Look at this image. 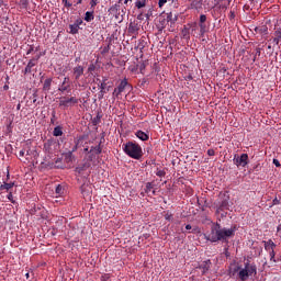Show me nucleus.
Here are the masks:
<instances>
[{
	"label": "nucleus",
	"instance_id": "9",
	"mask_svg": "<svg viewBox=\"0 0 281 281\" xmlns=\"http://www.w3.org/2000/svg\"><path fill=\"white\" fill-rule=\"evenodd\" d=\"M229 207V195H220L217 212H223Z\"/></svg>",
	"mask_w": 281,
	"mask_h": 281
},
{
	"label": "nucleus",
	"instance_id": "10",
	"mask_svg": "<svg viewBox=\"0 0 281 281\" xmlns=\"http://www.w3.org/2000/svg\"><path fill=\"white\" fill-rule=\"evenodd\" d=\"M207 15L201 14L200 20H199V27H200V36L203 37L205 36V32H207Z\"/></svg>",
	"mask_w": 281,
	"mask_h": 281
},
{
	"label": "nucleus",
	"instance_id": "8",
	"mask_svg": "<svg viewBox=\"0 0 281 281\" xmlns=\"http://www.w3.org/2000/svg\"><path fill=\"white\" fill-rule=\"evenodd\" d=\"M40 58H41V55H37L36 57H33L32 59L29 60L25 69L23 70L24 76H27V74H32V68L38 65Z\"/></svg>",
	"mask_w": 281,
	"mask_h": 281
},
{
	"label": "nucleus",
	"instance_id": "41",
	"mask_svg": "<svg viewBox=\"0 0 281 281\" xmlns=\"http://www.w3.org/2000/svg\"><path fill=\"white\" fill-rule=\"evenodd\" d=\"M7 199H9L10 202L15 203L14 202V195L12 194V191H9Z\"/></svg>",
	"mask_w": 281,
	"mask_h": 281
},
{
	"label": "nucleus",
	"instance_id": "17",
	"mask_svg": "<svg viewBox=\"0 0 281 281\" xmlns=\"http://www.w3.org/2000/svg\"><path fill=\"white\" fill-rule=\"evenodd\" d=\"M168 20H166V15H164V14H161L160 16H159V26H158V29H159V31L161 32L162 30H166V25H168Z\"/></svg>",
	"mask_w": 281,
	"mask_h": 281
},
{
	"label": "nucleus",
	"instance_id": "29",
	"mask_svg": "<svg viewBox=\"0 0 281 281\" xmlns=\"http://www.w3.org/2000/svg\"><path fill=\"white\" fill-rule=\"evenodd\" d=\"M181 34H182V37L188 41V40L190 38V29H188V27L184 26V27L182 29Z\"/></svg>",
	"mask_w": 281,
	"mask_h": 281
},
{
	"label": "nucleus",
	"instance_id": "63",
	"mask_svg": "<svg viewBox=\"0 0 281 281\" xmlns=\"http://www.w3.org/2000/svg\"><path fill=\"white\" fill-rule=\"evenodd\" d=\"M91 150H89V147H86L85 149H83V153H90Z\"/></svg>",
	"mask_w": 281,
	"mask_h": 281
},
{
	"label": "nucleus",
	"instance_id": "13",
	"mask_svg": "<svg viewBox=\"0 0 281 281\" xmlns=\"http://www.w3.org/2000/svg\"><path fill=\"white\" fill-rule=\"evenodd\" d=\"M83 75H85V67H82L81 65H78L72 69V76L75 77L76 81L80 80V77Z\"/></svg>",
	"mask_w": 281,
	"mask_h": 281
},
{
	"label": "nucleus",
	"instance_id": "31",
	"mask_svg": "<svg viewBox=\"0 0 281 281\" xmlns=\"http://www.w3.org/2000/svg\"><path fill=\"white\" fill-rule=\"evenodd\" d=\"M137 24H133V23H131L130 24V26H128V32L131 33V34H136V32H137Z\"/></svg>",
	"mask_w": 281,
	"mask_h": 281
},
{
	"label": "nucleus",
	"instance_id": "44",
	"mask_svg": "<svg viewBox=\"0 0 281 281\" xmlns=\"http://www.w3.org/2000/svg\"><path fill=\"white\" fill-rule=\"evenodd\" d=\"M111 279V274H109V273H105V274H103L102 277H101V281H108V280H110Z\"/></svg>",
	"mask_w": 281,
	"mask_h": 281
},
{
	"label": "nucleus",
	"instance_id": "32",
	"mask_svg": "<svg viewBox=\"0 0 281 281\" xmlns=\"http://www.w3.org/2000/svg\"><path fill=\"white\" fill-rule=\"evenodd\" d=\"M65 189L63 188V186L58 184L55 189V192L57 194V196H61V194L64 193Z\"/></svg>",
	"mask_w": 281,
	"mask_h": 281
},
{
	"label": "nucleus",
	"instance_id": "19",
	"mask_svg": "<svg viewBox=\"0 0 281 281\" xmlns=\"http://www.w3.org/2000/svg\"><path fill=\"white\" fill-rule=\"evenodd\" d=\"M136 137H138V139H140L142 142H148V139H150L148 134H146V132H143L142 130L136 132Z\"/></svg>",
	"mask_w": 281,
	"mask_h": 281
},
{
	"label": "nucleus",
	"instance_id": "26",
	"mask_svg": "<svg viewBox=\"0 0 281 281\" xmlns=\"http://www.w3.org/2000/svg\"><path fill=\"white\" fill-rule=\"evenodd\" d=\"M146 3H148V0H136L135 8L142 10V8H146Z\"/></svg>",
	"mask_w": 281,
	"mask_h": 281
},
{
	"label": "nucleus",
	"instance_id": "27",
	"mask_svg": "<svg viewBox=\"0 0 281 281\" xmlns=\"http://www.w3.org/2000/svg\"><path fill=\"white\" fill-rule=\"evenodd\" d=\"M80 30L79 26H77L75 23L69 24V34H78V31Z\"/></svg>",
	"mask_w": 281,
	"mask_h": 281
},
{
	"label": "nucleus",
	"instance_id": "39",
	"mask_svg": "<svg viewBox=\"0 0 281 281\" xmlns=\"http://www.w3.org/2000/svg\"><path fill=\"white\" fill-rule=\"evenodd\" d=\"M20 4L22 5V8H27L30 5V1L29 0H20Z\"/></svg>",
	"mask_w": 281,
	"mask_h": 281
},
{
	"label": "nucleus",
	"instance_id": "1",
	"mask_svg": "<svg viewBox=\"0 0 281 281\" xmlns=\"http://www.w3.org/2000/svg\"><path fill=\"white\" fill-rule=\"evenodd\" d=\"M236 225L231 228L221 226L220 223H214L211 226V233L206 235V240L210 243H229V238L236 236Z\"/></svg>",
	"mask_w": 281,
	"mask_h": 281
},
{
	"label": "nucleus",
	"instance_id": "40",
	"mask_svg": "<svg viewBox=\"0 0 281 281\" xmlns=\"http://www.w3.org/2000/svg\"><path fill=\"white\" fill-rule=\"evenodd\" d=\"M93 71H95V66L94 64H90L88 67V74H93Z\"/></svg>",
	"mask_w": 281,
	"mask_h": 281
},
{
	"label": "nucleus",
	"instance_id": "25",
	"mask_svg": "<svg viewBox=\"0 0 281 281\" xmlns=\"http://www.w3.org/2000/svg\"><path fill=\"white\" fill-rule=\"evenodd\" d=\"M54 145V139H47L45 143H44V150L46 153H49V150H52V146Z\"/></svg>",
	"mask_w": 281,
	"mask_h": 281
},
{
	"label": "nucleus",
	"instance_id": "15",
	"mask_svg": "<svg viewBox=\"0 0 281 281\" xmlns=\"http://www.w3.org/2000/svg\"><path fill=\"white\" fill-rule=\"evenodd\" d=\"M239 272H240V266H231L228 270V276L231 278H234L238 276Z\"/></svg>",
	"mask_w": 281,
	"mask_h": 281
},
{
	"label": "nucleus",
	"instance_id": "64",
	"mask_svg": "<svg viewBox=\"0 0 281 281\" xmlns=\"http://www.w3.org/2000/svg\"><path fill=\"white\" fill-rule=\"evenodd\" d=\"M90 161H93V154L89 156Z\"/></svg>",
	"mask_w": 281,
	"mask_h": 281
},
{
	"label": "nucleus",
	"instance_id": "49",
	"mask_svg": "<svg viewBox=\"0 0 281 281\" xmlns=\"http://www.w3.org/2000/svg\"><path fill=\"white\" fill-rule=\"evenodd\" d=\"M207 155L209 157H214V155H216V151L214 149H209Z\"/></svg>",
	"mask_w": 281,
	"mask_h": 281
},
{
	"label": "nucleus",
	"instance_id": "12",
	"mask_svg": "<svg viewBox=\"0 0 281 281\" xmlns=\"http://www.w3.org/2000/svg\"><path fill=\"white\" fill-rule=\"evenodd\" d=\"M211 267H212V261L210 259H207L205 261H202L199 265L198 269H201L202 276H205V273H207V271H210Z\"/></svg>",
	"mask_w": 281,
	"mask_h": 281
},
{
	"label": "nucleus",
	"instance_id": "45",
	"mask_svg": "<svg viewBox=\"0 0 281 281\" xmlns=\"http://www.w3.org/2000/svg\"><path fill=\"white\" fill-rule=\"evenodd\" d=\"M61 3H64L65 8H71L72 5L68 0H61Z\"/></svg>",
	"mask_w": 281,
	"mask_h": 281
},
{
	"label": "nucleus",
	"instance_id": "58",
	"mask_svg": "<svg viewBox=\"0 0 281 281\" xmlns=\"http://www.w3.org/2000/svg\"><path fill=\"white\" fill-rule=\"evenodd\" d=\"M104 93L105 92H102V91L99 92V100H102V98H104Z\"/></svg>",
	"mask_w": 281,
	"mask_h": 281
},
{
	"label": "nucleus",
	"instance_id": "57",
	"mask_svg": "<svg viewBox=\"0 0 281 281\" xmlns=\"http://www.w3.org/2000/svg\"><path fill=\"white\" fill-rule=\"evenodd\" d=\"M33 98H34V100H33V104H36V98H38V94L35 92V93H33Z\"/></svg>",
	"mask_w": 281,
	"mask_h": 281
},
{
	"label": "nucleus",
	"instance_id": "20",
	"mask_svg": "<svg viewBox=\"0 0 281 281\" xmlns=\"http://www.w3.org/2000/svg\"><path fill=\"white\" fill-rule=\"evenodd\" d=\"M89 153H94V155H102V142H100L98 146H92Z\"/></svg>",
	"mask_w": 281,
	"mask_h": 281
},
{
	"label": "nucleus",
	"instance_id": "28",
	"mask_svg": "<svg viewBox=\"0 0 281 281\" xmlns=\"http://www.w3.org/2000/svg\"><path fill=\"white\" fill-rule=\"evenodd\" d=\"M102 122V115L100 113L97 114L95 117L92 119L93 126H98Z\"/></svg>",
	"mask_w": 281,
	"mask_h": 281
},
{
	"label": "nucleus",
	"instance_id": "50",
	"mask_svg": "<svg viewBox=\"0 0 281 281\" xmlns=\"http://www.w3.org/2000/svg\"><path fill=\"white\" fill-rule=\"evenodd\" d=\"M82 20L80 18H78L76 21H75V25L79 26L82 25Z\"/></svg>",
	"mask_w": 281,
	"mask_h": 281
},
{
	"label": "nucleus",
	"instance_id": "4",
	"mask_svg": "<svg viewBox=\"0 0 281 281\" xmlns=\"http://www.w3.org/2000/svg\"><path fill=\"white\" fill-rule=\"evenodd\" d=\"M80 100L76 97H60L59 98V108L60 109H69L71 106H76Z\"/></svg>",
	"mask_w": 281,
	"mask_h": 281
},
{
	"label": "nucleus",
	"instance_id": "33",
	"mask_svg": "<svg viewBox=\"0 0 281 281\" xmlns=\"http://www.w3.org/2000/svg\"><path fill=\"white\" fill-rule=\"evenodd\" d=\"M165 220L172 223L175 221V216L170 212H165Z\"/></svg>",
	"mask_w": 281,
	"mask_h": 281
},
{
	"label": "nucleus",
	"instance_id": "21",
	"mask_svg": "<svg viewBox=\"0 0 281 281\" xmlns=\"http://www.w3.org/2000/svg\"><path fill=\"white\" fill-rule=\"evenodd\" d=\"M266 251H271V249H276L277 245L273 240L269 239L268 241H263Z\"/></svg>",
	"mask_w": 281,
	"mask_h": 281
},
{
	"label": "nucleus",
	"instance_id": "47",
	"mask_svg": "<svg viewBox=\"0 0 281 281\" xmlns=\"http://www.w3.org/2000/svg\"><path fill=\"white\" fill-rule=\"evenodd\" d=\"M259 170H260V164L255 165L251 169L252 172H258Z\"/></svg>",
	"mask_w": 281,
	"mask_h": 281
},
{
	"label": "nucleus",
	"instance_id": "38",
	"mask_svg": "<svg viewBox=\"0 0 281 281\" xmlns=\"http://www.w3.org/2000/svg\"><path fill=\"white\" fill-rule=\"evenodd\" d=\"M144 47H146V41L140 40L138 43V49H140V52H144Z\"/></svg>",
	"mask_w": 281,
	"mask_h": 281
},
{
	"label": "nucleus",
	"instance_id": "18",
	"mask_svg": "<svg viewBox=\"0 0 281 281\" xmlns=\"http://www.w3.org/2000/svg\"><path fill=\"white\" fill-rule=\"evenodd\" d=\"M14 188V182H3V184L0 186V192H10Z\"/></svg>",
	"mask_w": 281,
	"mask_h": 281
},
{
	"label": "nucleus",
	"instance_id": "7",
	"mask_svg": "<svg viewBox=\"0 0 281 281\" xmlns=\"http://www.w3.org/2000/svg\"><path fill=\"white\" fill-rule=\"evenodd\" d=\"M58 91L60 93H70L71 92V79L69 77H65L61 85L58 87Z\"/></svg>",
	"mask_w": 281,
	"mask_h": 281
},
{
	"label": "nucleus",
	"instance_id": "3",
	"mask_svg": "<svg viewBox=\"0 0 281 281\" xmlns=\"http://www.w3.org/2000/svg\"><path fill=\"white\" fill-rule=\"evenodd\" d=\"M258 273V267L256 263H251V261L247 260L244 262V268H240L239 272L237 273V278L240 281H248L250 276H256Z\"/></svg>",
	"mask_w": 281,
	"mask_h": 281
},
{
	"label": "nucleus",
	"instance_id": "2",
	"mask_svg": "<svg viewBox=\"0 0 281 281\" xmlns=\"http://www.w3.org/2000/svg\"><path fill=\"white\" fill-rule=\"evenodd\" d=\"M123 153L131 157V159L139 160L144 157V150L142 146L137 144L135 140H128L127 143L122 145Z\"/></svg>",
	"mask_w": 281,
	"mask_h": 281
},
{
	"label": "nucleus",
	"instance_id": "34",
	"mask_svg": "<svg viewBox=\"0 0 281 281\" xmlns=\"http://www.w3.org/2000/svg\"><path fill=\"white\" fill-rule=\"evenodd\" d=\"M186 229L189 232V234H196L198 228H192V225L187 224Z\"/></svg>",
	"mask_w": 281,
	"mask_h": 281
},
{
	"label": "nucleus",
	"instance_id": "60",
	"mask_svg": "<svg viewBox=\"0 0 281 281\" xmlns=\"http://www.w3.org/2000/svg\"><path fill=\"white\" fill-rule=\"evenodd\" d=\"M8 181H10V171H8V173H7V179H5L4 182H8Z\"/></svg>",
	"mask_w": 281,
	"mask_h": 281
},
{
	"label": "nucleus",
	"instance_id": "62",
	"mask_svg": "<svg viewBox=\"0 0 281 281\" xmlns=\"http://www.w3.org/2000/svg\"><path fill=\"white\" fill-rule=\"evenodd\" d=\"M8 89H10V86L4 85V86H3V90H4V91H8Z\"/></svg>",
	"mask_w": 281,
	"mask_h": 281
},
{
	"label": "nucleus",
	"instance_id": "51",
	"mask_svg": "<svg viewBox=\"0 0 281 281\" xmlns=\"http://www.w3.org/2000/svg\"><path fill=\"white\" fill-rule=\"evenodd\" d=\"M272 205H280V200L278 198H274L272 200Z\"/></svg>",
	"mask_w": 281,
	"mask_h": 281
},
{
	"label": "nucleus",
	"instance_id": "14",
	"mask_svg": "<svg viewBox=\"0 0 281 281\" xmlns=\"http://www.w3.org/2000/svg\"><path fill=\"white\" fill-rule=\"evenodd\" d=\"M256 34H261V36H267L269 34V26L267 24H261L255 27Z\"/></svg>",
	"mask_w": 281,
	"mask_h": 281
},
{
	"label": "nucleus",
	"instance_id": "59",
	"mask_svg": "<svg viewBox=\"0 0 281 281\" xmlns=\"http://www.w3.org/2000/svg\"><path fill=\"white\" fill-rule=\"evenodd\" d=\"M20 157H25V149H22V150L20 151Z\"/></svg>",
	"mask_w": 281,
	"mask_h": 281
},
{
	"label": "nucleus",
	"instance_id": "6",
	"mask_svg": "<svg viewBox=\"0 0 281 281\" xmlns=\"http://www.w3.org/2000/svg\"><path fill=\"white\" fill-rule=\"evenodd\" d=\"M130 87L128 85V79L124 78L123 80H121L120 85L117 88L114 89L112 95L114 98H120V95H122V93H124V90Z\"/></svg>",
	"mask_w": 281,
	"mask_h": 281
},
{
	"label": "nucleus",
	"instance_id": "35",
	"mask_svg": "<svg viewBox=\"0 0 281 281\" xmlns=\"http://www.w3.org/2000/svg\"><path fill=\"white\" fill-rule=\"evenodd\" d=\"M56 120H58V116H56V111L52 112V117H50V124L55 125Z\"/></svg>",
	"mask_w": 281,
	"mask_h": 281
},
{
	"label": "nucleus",
	"instance_id": "48",
	"mask_svg": "<svg viewBox=\"0 0 281 281\" xmlns=\"http://www.w3.org/2000/svg\"><path fill=\"white\" fill-rule=\"evenodd\" d=\"M156 175L157 177H166V172L164 170H158Z\"/></svg>",
	"mask_w": 281,
	"mask_h": 281
},
{
	"label": "nucleus",
	"instance_id": "54",
	"mask_svg": "<svg viewBox=\"0 0 281 281\" xmlns=\"http://www.w3.org/2000/svg\"><path fill=\"white\" fill-rule=\"evenodd\" d=\"M228 16L232 21V20L236 19V13L234 11H231Z\"/></svg>",
	"mask_w": 281,
	"mask_h": 281
},
{
	"label": "nucleus",
	"instance_id": "43",
	"mask_svg": "<svg viewBox=\"0 0 281 281\" xmlns=\"http://www.w3.org/2000/svg\"><path fill=\"white\" fill-rule=\"evenodd\" d=\"M110 50H111V44H109L108 46H105V47L102 49L101 54H109Z\"/></svg>",
	"mask_w": 281,
	"mask_h": 281
},
{
	"label": "nucleus",
	"instance_id": "46",
	"mask_svg": "<svg viewBox=\"0 0 281 281\" xmlns=\"http://www.w3.org/2000/svg\"><path fill=\"white\" fill-rule=\"evenodd\" d=\"M166 3H168V0H159L158 1L159 8H164V5H166Z\"/></svg>",
	"mask_w": 281,
	"mask_h": 281
},
{
	"label": "nucleus",
	"instance_id": "30",
	"mask_svg": "<svg viewBox=\"0 0 281 281\" xmlns=\"http://www.w3.org/2000/svg\"><path fill=\"white\" fill-rule=\"evenodd\" d=\"M154 188H155V182H147L145 188L146 194H148V192H150Z\"/></svg>",
	"mask_w": 281,
	"mask_h": 281
},
{
	"label": "nucleus",
	"instance_id": "5",
	"mask_svg": "<svg viewBox=\"0 0 281 281\" xmlns=\"http://www.w3.org/2000/svg\"><path fill=\"white\" fill-rule=\"evenodd\" d=\"M233 161L235 166H237V168H245V166L249 164V155L241 154L240 156H238V154H235Z\"/></svg>",
	"mask_w": 281,
	"mask_h": 281
},
{
	"label": "nucleus",
	"instance_id": "24",
	"mask_svg": "<svg viewBox=\"0 0 281 281\" xmlns=\"http://www.w3.org/2000/svg\"><path fill=\"white\" fill-rule=\"evenodd\" d=\"M54 137H63V126L58 125L53 131Z\"/></svg>",
	"mask_w": 281,
	"mask_h": 281
},
{
	"label": "nucleus",
	"instance_id": "22",
	"mask_svg": "<svg viewBox=\"0 0 281 281\" xmlns=\"http://www.w3.org/2000/svg\"><path fill=\"white\" fill-rule=\"evenodd\" d=\"M52 82H53V79H52V78L45 79V81H44V83H43V91H50V89H52Z\"/></svg>",
	"mask_w": 281,
	"mask_h": 281
},
{
	"label": "nucleus",
	"instance_id": "37",
	"mask_svg": "<svg viewBox=\"0 0 281 281\" xmlns=\"http://www.w3.org/2000/svg\"><path fill=\"white\" fill-rule=\"evenodd\" d=\"M100 91H102V93H106V79L105 80H103L102 82H101V85H100Z\"/></svg>",
	"mask_w": 281,
	"mask_h": 281
},
{
	"label": "nucleus",
	"instance_id": "23",
	"mask_svg": "<svg viewBox=\"0 0 281 281\" xmlns=\"http://www.w3.org/2000/svg\"><path fill=\"white\" fill-rule=\"evenodd\" d=\"M85 21H87V23H91V21H93L95 19V15H93V9L92 11H88L85 14Z\"/></svg>",
	"mask_w": 281,
	"mask_h": 281
},
{
	"label": "nucleus",
	"instance_id": "61",
	"mask_svg": "<svg viewBox=\"0 0 281 281\" xmlns=\"http://www.w3.org/2000/svg\"><path fill=\"white\" fill-rule=\"evenodd\" d=\"M196 23H193V25H192V32H195V30H196Z\"/></svg>",
	"mask_w": 281,
	"mask_h": 281
},
{
	"label": "nucleus",
	"instance_id": "16",
	"mask_svg": "<svg viewBox=\"0 0 281 281\" xmlns=\"http://www.w3.org/2000/svg\"><path fill=\"white\" fill-rule=\"evenodd\" d=\"M88 168H91V164L85 162L76 167L75 172H78V175H82V172H85V170H87Z\"/></svg>",
	"mask_w": 281,
	"mask_h": 281
},
{
	"label": "nucleus",
	"instance_id": "42",
	"mask_svg": "<svg viewBox=\"0 0 281 281\" xmlns=\"http://www.w3.org/2000/svg\"><path fill=\"white\" fill-rule=\"evenodd\" d=\"M95 5H98V0H90L91 10H95Z\"/></svg>",
	"mask_w": 281,
	"mask_h": 281
},
{
	"label": "nucleus",
	"instance_id": "56",
	"mask_svg": "<svg viewBox=\"0 0 281 281\" xmlns=\"http://www.w3.org/2000/svg\"><path fill=\"white\" fill-rule=\"evenodd\" d=\"M32 52H34V46H30V48L26 52V56H30V54H32Z\"/></svg>",
	"mask_w": 281,
	"mask_h": 281
},
{
	"label": "nucleus",
	"instance_id": "36",
	"mask_svg": "<svg viewBox=\"0 0 281 281\" xmlns=\"http://www.w3.org/2000/svg\"><path fill=\"white\" fill-rule=\"evenodd\" d=\"M269 254H270V260H272L273 262H277L276 260V249H271V250H268Z\"/></svg>",
	"mask_w": 281,
	"mask_h": 281
},
{
	"label": "nucleus",
	"instance_id": "55",
	"mask_svg": "<svg viewBox=\"0 0 281 281\" xmlns=\"http://www.w3.org/2000/svg\"><path fill=\"white\" fill-rule=\"evenodd\" d=\"M76 150H78V142H77L76 145L72 147L71 151H69V155H71V153H76Z\"/></svg>",
	"mask_w": 281,
	"mask_h": 281
},
{
	"label": "nucleus",
	"instance_id": "53",
	"mask_svg": "<svg viewBox=\"0 0 281 281\" xmlns=\"http://www.w3.org/2000/svg\"><path fill=\"white\" fill-rule=\"evenodd\" d=\"M277 168H280L281 164L279 159H273L272 161Z\"/></svg>",
	"mask_w": 281,
	"mask_h": 281
},
{
	"label": "nucleus",
	"instance_id": "52",
	"mask_svg": "<svg viewBox=\"0 0 281 281\" xmlns=\"http://www.w3.org/2000/svg\"><path fill=\"white\" fill-rule=\"evenodd\" d=\"M261 52H260V48H256V54H255V57H254V63H256V56H260Z\"/></svg>",
	"mask_w": 281,
	"mask_h": 281
},
{
	"label": "nucleus",
	"instance_id": "11",
	"mask_svg": "<svg viewBox=\"0 0 281 281\" xmlns=\"http://www.w3.org/2000/svg\"><path fill=\"white\" fill-rule=\"evenodd\" d=\"M162 16H165L167 22L170 23V27H172V25H175V23H177V21H179V15L177 13H172V11H170L168 13H162Z\"/></svg>",
	"mask_w": 281,
	"mask_h": 281
}]
</instances>
